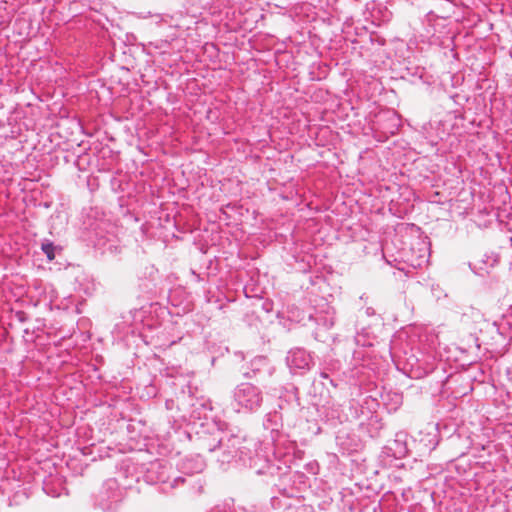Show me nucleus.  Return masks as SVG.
Listing matches in <instances>:
<instances>
[{
	"label": "nucleus",
	"instance_id": "1",
	"mask_svg": "<svg viewBox=\"0 0 512 512\" xmlns=\"http://www.w3.org/2000/svg\"><path fill=\"white\" fill-rule=\"evenodd\" d=\"M236 404L247 411H256L263 402L262 391L251 383H241L236 386L233 392Z\"/></svg>",
	"mask_w": 512,
	"mask_h": 512
},
{
	"label": "nucleus",
	"instance_id": "2",
	"mask_svg": "<svg viewBox=\"0 0 512 512\" xmlns=\"http://www.w3.org/2000/svg\"><path fill=\"white\" fill-rule=\"evenodd\" d=\"M240 440L234 435L221 436L217 439H213V443H206L205 447L209 452L221 451L220 460L222 462H229L237 454Z\"/></svg>",
	"mask_w": 512,
	"mask_h": 512
},
{
	"label": "nucleus",
	"instance_id": "3",
	"mask_svg": "<svg viewBox=\"0 0 512 512\" xmlns=\"http://www.w3.org/2000/svg\"><path fill=\"white\" fill-rule=\"evenodd\" d=\"M120 492L114 481H109L97 494V501L103 510L112 509V504L119 501Z\"/></svg>",
	"mask_w": 512,
	"mask_h": 512
},
{
	"label": "nucleus",
	"instance_id": "4",
	"mask_svg": "<svg viewBox=\"0 0 512 512\" xmlns=\"http://www.w3.org/2000/svg\"><path fill=\"white\" fill-rule=\"evenodd\" d=\"M286 361L290 369L304 370L309 369L311 358L304 349L297 348L288 353Z\"/></svg>",
	"mask_w": 512,
	"mask_h": 512
},
{
	"label": "nucleus",
	"instance_id": "5",
	"mask_svg": "<svg viewBox=\"0 0 512 512\" xmlns=\"http://www.w3.org/2000/svg\"><path fill=\"white\" fill-rule=\"evenodd\" d=\"M252 371L244 373V377L246 378H252L257 375L258 372L262 370V368L267 367L269 369V373H271V369L268 367V360L266 357H258L255 358L251 362Z\"/></svg>",
	"mask_w": 512,
	"mask_h": 512
},
{
	"label": "nucleus",
	"instance_id": "6",
	"mask_svg": "<svg viewBox=\"0 0 512 512\" xmlns=\"http://www.w3.org/2000/svg\"><path fill=\"white\" fill-rule=\"evenodd\" d=\"M41 249L49 261H52L55 258L56 247L52 242H50V241L43 242L41 244Z\"/></svg>",
	"mask_w": 512,
	"mask_h": 512
},
{
	"label": "nucleus",
	"instance_id": "7",
	"mask_svg": "<svg viewBox=\"0 0 512 512\" xmlns=\"http://www.w3.org/2000/svg\"><path fill=\"white\" fill-rule=\"evenodd\" d=\"M508 375H510V379L512 380V368L508 370Z\"/></svg>",
	"mask_w": 512,
	"mask_h": 512
},
{
	"label": "nucleus",
	"instance_id": "8",
	"mask_svg": "<svg viewBox=\"0 0 512 512\" xmlns=\"http://www.w3.org/2000/svg\"><path fill=\"white\" fill-rule=\"evenodd\" d=\"M321 376H322L323 378H327V377H328V375H327L326 373H321Z\"/></svg>",
	"mask_w": 512,
	"mask_h": 512
}]
</instances>
